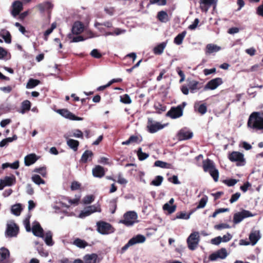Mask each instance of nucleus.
I'll return each instance as SVG.
<instances>
[{"label": "nucleus", "instance_id": "0eeeda50", "mask_svg": "<svg viewBox=\"0 0 263 263\" xmlns=\"http://www.w3.org/2000/svg\"><path fill=\"white\" fill-rule=\"evenodd\" d=\"M229 159L231 162H236L237 165H243L245 162L243 154L240 152L233 151L229 154Z\"/></svg>", "mask_w": 263, "mask_h": 263}, {"label": "nucleus", "instance_id": "a19ab883", "mask_svg": "<svg viewBox=\"0 0 263 263\" xmlns=\"http://www.w3.org/2000/svg\"><path fill=\"white\" fill-rule=\"evenodd\" d=\"M44 240L47 245L51 246L53 245L52 234L51 231H48L45 234Z\"/></svg>", "mask_w": 263, "mask_h": 263}, {"label": "nucleus", "instance_id": "9b49d317", "mask_svg": "<svg viewBox=\"0 0 263 263\" xmlns=\"http://www.w3.org/2000/svg\"><path fill=\"white\" fill-rule=\"evenodd\" d=\"M101 212V209L99 208V210L97 209V207L95 205H90L85 207L83 210L81 211L79 217L81 218H84L87 216H89L91 214L96 212Z\"/></svg>", "mask_w": 263, "mask_h": 263}, {"label": "nucleus", "instance_id": "ddd939ff", "mask_svg": "<svg viewBox=\"0 0 263 263\" xmlns=\"http://www.w3.org/2000/svg\"><path fill=\"white\" fill-rule=\"evenodd\" d=\"M193 136L192 132L186 128L181 129L177 133V137L179 141L186 140L191 139Z\"/></svg>", "mask_w": 263, "mask_h": 263}, {"label": "nucleus", "instance_id": "aec40b11", "mask_svg": "<svg viewBox=\"0 0 263 263\" xmlns=\"http://www.w3.org/2000/svg\"><path fill=\"white\" fill-rule=\"evenodd\" d=\"M215 167V163L212 160L207 158L202 161V168L204 172L209 173Z\"/></svg>", "mask_w": 263, "mask_h": 263}, {"label": "nucleus", "instance_id": "864d4df0", "mask_svg": "<svg viewBox=\"0 0 263 263\" xmlns=\"http://www.w3.org/2000/svg\"><path fill=\"white\" fill-rule=\"evenodd\" d=\"M34 172L40 174L43 177H45L46 175V167L44 166L35 168Z\"/></svg>", "mask_w": 263, "mask_h": 263}, {"label": "nucleus", "instance_id": "f704fd0d", "mask_svg": "<svg viewBox=\"0 0 263 263\" xmlns=\"http://www.w3.org/2000/svg\"><path fill=\"white\" fill-rule=\"evenodd\" d=\"M145 237L141 234L137 235L136 236L133 237L130 239L133 245L136 243H143L145 241Z\"/></svg>", "mask_w": 263, "mask_h": 263}, {"label": "nucleus", "instance_id": "603ef678", "mask_svg": "<svg viewBox=\"0 0 263 263\" xmlns=\"http://www.w3.org/2000/svg\"><path fill=\"white\" fill-rule=\"evenodd\" d=\"M155 165L156 166L161 167V168H169L171 164L169 163H167L166 162H163L162 161L157 160V161H155Z\"/></svg>", "mask_w": 263, "mask_h": 263}, {"label": "nucleus", "instance_id": "0e129e2a", "mask_svg": "<svg viewBox=\"0 0 263 263\" xmlns=\"http://www.w3.org/2000/svg\"><path fill=\"white\" fill-rule=\"evenodd\" d=\"M152 4H157L159 6H164L166 4V0H150Z\"/></svg>", "mask_w": 263, "mask_h": 263}, {"label": "nucleus", "instance_id": "e2e57ef3", "mask_svg": "<svg viewBox=\"0 0 263 263\" xmlns=\"http://www.w3.org/2000/svg\"><path fill=\"white\" fill-rule=\"evenodd\" d=\"M229 228V225L227 223H220L214 226V228L218 230H220L223 229H228Z\"/></svg>", "mask_w": 263, "mask_h": 263}, {"label": "nucleus", "instance_id": "13d9d810", "mask_svg": "<svg viewBox=\"0 0 263 263\" xmlns=\"http://www.w3.org/2000/svg\"><path fill=\"white\" fill-rule=\"evenodd\" d=\"M30 215H28V217H26L24 221V223L25 226L26 230L27 232H30L31 229L30 225Z\"/></svg>", "mask_w": 263, "mask_h": 263}, {"label": "nucleus", "instance_id": "774afa93", "mask_svg": "<svg viewBox=\"0 0 263 263\" xmlns=\"http://www.w3.org/2000/svg\"><path fill=\"white\" fill-rule=\"evenodd\" d=\"M132 246H133V245L129 239L128 242L121 248L120 253L123 254L128 249V248Z\"/></svg>", "mask_w": 263, "mask_h": 263}, {"label": "nucleus", "instance_id": "b1692460", "mask_svg": "<svg viewBox=\"0 0 263 263\" xmlns=\"http://www.w3.org/2000/svg\"><path fill=\"white\" fill-rule=\"evenodd\" d=\"M215 3V0H200V8L202 12H206L209 8Z\"/></svg>", "mask_w": 263, "mask_h": 263}, {"label": "nucleus", "instance_id": "4c0bfd02", "mask_svg": "<svg viewBox=\"0 0 263 263\" xmlns=\"http://www.w3.org/2000/svg\"><path fill=\"white\" fill-rule=\"evenodd\" d=\"M22 210L23 209L20 203L15 204L12 205L11 209L12 213L16 216H19Z\"/></svg>", "mask_w": 263, "mask_h": 263}, {"label": "nucleus", "instance_id": "2f4dec72", "mask_svg": "<svg viewBox=\"0 0 263 263\" xmlns=\"http://www.w3.org/2000/svg\"><path fill=\"white\" fill-rule=\"evenodd\" d=\"M31 105V102L28 100L23 101L21 103L20 112L23 114L30 110Z\"/></svg>", "mask_w": 263, "mask_h": 263}, {"label": "nucleus", "instance_id": "393cba45", "mask_svg": "<svg viewBox=\"0 0 263 263\" xmlns=\"http://www.w3.org/2000/svg\"><path fill=\"white\" fill-rule=\"evenodd\" d=\"M93 156V154L91 151L86 150L81 156L80 162L86 163L88 161H91Z\"/></svg>", "mask_w": 263, "mask_h": 263}, {"label": "nucleus", "instance_id": "5701e85b", "mask_svg": "<svg viewBox=\"0 0 263 263\" xmlns=\"http://www.w3.org/2000/svg\"><path fill=\"white\" fill-rule=\"evenodd\" d=\"M92 173L95 177L101 178L104 176L105 171L104 168L99 165H96L92 170Z\"/></svg>", "mask_w": 263, "mask_h": 263}, {"label": "nucleus", "instance_id": "bb28decb", "mask_svg": "<svg viewBox=\"0 0 263 263\" xmlns=\"http://www.w3.org/2000/svg\"><path fill=\"white\" fill-rule=\"evenodd\" d=\"M260 238V236L259 231L251 232L249 235V240L252 245H255Z\"/></svg>", "mask_w": 263, "mask_h": 263}, {"label": "nucleus", "instance_id": "8fccbe9b", "mask_svg": "<svg viewBox=\"0 0 263 263\" xmlns=\"http://www.w3.org/2000/svg\"><path fill=\"white\" fill-rule=\"evenodd\" d=\"M215 182L218 181L219 178L218 170L215 167L209 173Z\"/></svg>", "mask_w": 263, "mask_h": 263}, {"label": "nucleus", "instance_id": "39448f33", "mask_svg": "<svg viewBox=\"0 0 263 263\" xmlns=\"http://www.w3.org/2000/svg\"><path fill=\"white\" fill-rule=\"evenodd\" d=\"M101 259L96 253L88 254L84 256L83 260L81 259H75L73 263H100Z\"/></svg>", "mask_w": 263, "mask_h": 263}, {"label": "nucleus", "instance_id": "49530a36", "mask_svg": "<svg viewBox=\"0 0 263 263\" xmlns=\"http://www.w3.org/2000/svg\"><path fill=\"white\" fill-rule=\"evenodd\" d=\"M208 198L206 196H204L200 200L199 202L198 205L197 206L196 208L195 209V210L203 208L207 202H208Z\"/></svg>", "mask_w": 263, "mask_h": 263}, {"label": "nucleus", "instance_id": "3c124183", "mask_svg": "<svg viewBox=\"0 0 263 263\" xmlns=\"http://www.w3.org/2000/svg\"><path fill=\"white\" fill-rule=\"evenodd\" d=\"M154 108L158 114H161L166 110V107L159 103L155 104Z\"/></svg>", "mask_w": 263, "mask_h": 263}, {"label": "nucleus", "instance_id": "ea45409f", "mask_svg": "<svg viewBox=\"0 0 263 263\" xmlns=\"http://www.w3.org/2000/svg\"><path fill=\"white\" fill-rule=\"evenodd\" d=\"M41 83V81L37 79H34L32 78L30 79L26 85L27 88H33L40 84Z\"/></svg>", "mask_w": 263, "mask_h": 263}, {"label": "nucleus", "instance_id": "4468645a", "mask_svg": "<svg viewBox=\"0 0 263 263\" xmlns=\"http://www.w3.org/2000/svg\"><path fill=\"white\" fill-rule=\"evenodd\" d=\"M15 181V177L13 175L5 176L3 179H0V190H2L5 186L12 185Z\"/></svg>", "mask_w": 263, "mask_h": 263}, {"label": "nucleus", "instance_id": "1a4fd4ad", "mask_svg": "<svg viewBox=\"0 0 263 263\" xmlns=\"http://www.w3.org/2000/svg\"><path fill=\"white\" fill-rule=\"evenodd\" d=\"M223 83L221 78H216L209 81L203 88L204 90H214Z\"/></svg>", "mask_w": 263, "mask_h": 263}, {"label": "nucleus", "instance_id": "6ab92c4d", "mask_svg": "<svg viewBox=\"0 0 263 263\" xmlns=\"http://www.w3.org/2000/svg\"><path fill=\"white\" fill-rule=\"evenodd\" d=\"M188 83V87L192 93H194L195 90H199L203 87V84L195 80H187Z\"/></svg>", "mask_w": 263, "mask_h": 263}, {"label": "nucleus", "instance_id": "6e6d98bb", "mask_svg": "<svg viewBox=\"0 0 263 263\" xmlns=\"http://www.w3.org/2000/svg\"><path fill=\"white\" fill-rule=\"evenodd\" d=\"M95 199L93 195H87L83 198V202L85 204L91 203Z\"/></svg>", "mask_w": 263, "mask_h": 263}, {"label": "nucleus", "instance_id": "680f3d73", "mask_svg": "<svg viewBox=\"0 0 263 263\" xmlns=\"http://www.w3.org/2000/svg\"><path fill=\"white\" fill-rule=\"evenodd\" d=\"M81 187V184L78 181H74L71 183L70 189L72 191L78 190Z\"/></svg>", "mask_w": 263, "mask_h": 263}, {"label": "nucleus", "instance_id": "4be33fe9", "mask_svg": "<svg viewBox=\"0 0 263 263\" xmlns=\"http://www.w3.org/2000/svg\"><path fill=\"white\" fill-rule=\"evenodd\" d=\"M31 230L35 236L41 237H44V231L39 222H34L32 228Z\"/></svg>", "mask_w": 263, "mask_h": 263}, {"label": "nucleus", "instance_id": "7ed1b4c3", "mask_svg": "<svg viewBox=\"0 0 263 263\" xmlns=\"http://www.w3.org/2000/svg\"><path fill=\"white\" fill-rule=\"evenodd\" d=\"M186 105L185 102L178 105L177 107H172L166 113V116L172 119H176L181 117L183 115V109Z\"/></svg>", "mask_w": 263, "mask_h": 263}, {"label": "nucleus", "instance_id": "bf43d9fd", "mask_svg": "<svg viewBox=\"0 0 263 263\" xmlns=\"http://www.w3.org/2000/svg\"><path fill=\"white\" fill-rule=\"evenodd\" d=\"M90 55L96 59H100L102 57L101 53L96 49H94L91 51Z\"/></svg>", "mask_w": 263, "mask_h": 263}, {"label": "nucleus", "instance_id": "2eb2a0df", "mask_svg": "<svg viewBox=\"0 0 263 263\" xmlns=\"http://www.w3.org/2000/svg\"><path fill=\"white\" fill-rule=\"evenodd\" d=\"M19 232V227L15 223H13L12 224H8L6 234V235L10 237H16Z\"/></svg>", "mask_w": 263, "mask_h": 263}, {"label": "nucleus", "instance_id": "f3484780", "mask_svg": "<svg viewBox=\"0 0 263 263\" xmlns=\"http://www.w3.org/2000/svg\"><path fill=\"white\" fill-rule=\"evenodd\" d=\"M228 255L227 250L225 248H221L216 251L215 253H212L210 255L209 259L214 261L219 258L224 259Z\"/></svg>", "mask_w": 263, "mask_h": 263}, {"label": "nucleus", "instance_id": "423d86ee", "mask_svg": "<svg viewBox=\"0 0 263 263\" xmlns=\"http://www.w3.org/2000/svg\"><path fill=\"white\" fill-rule=\"evenodd\" d=\"M199 233L195 232L190 234L187 239L188 248L191 250H194L197 248L199 241Z\"/></svg>", "mask_w": 263, "mask_h": 263}, {"label": "nucleus", "instance_id": "9d476101", "mask_svg": "<svg viewBox=\"0 0 263 263\" xmlns=\"http://www.w3.org/2000/svg\"><path fill=\"white\" fill-rule=\"evenodd\" d=\"M57 112L63 117L71 120L82 121L83 120V118L75 116L67 109H58Z\"/></svg>", "mask_w": 263, "mask_h": 263}, {"label": "nucleus", "instance_id": "20e7f679", "mask_svg": "<svg viewBox=\"0 0 263 263\" xmlns=\"http://www.w3.org/2000/svg\"><path fill=\"white\" fill-rule=\"evenodd\" d=\"M137 217V214L135 212L128 211L124 214V219L120 220V223H123L127 227L132 226L135 222Z\"/></svg>", "mask_w": 263, "mask_h": 263}, {"label": "nucleus", "instance_id": "c9c22d12", "mask_svg": "<svg viewBox=\"0 0 263 263\" xmlns=\"http://www.w3.org/2000/svg\"><path fill=\"white\" fill-rule=\"evenodd\" d=\"M162 208L163 211L167 212L168 214H171L175 212L177 206L176 205H170L169 203H165Z\"/></svg>", "mask_w": 263, "mask_h": 263}, {"label": "nucleus", "instance_id": "c756f323", "mask_svg": "<svg viewBox=\"0 0 263 263\" xmlns=\"http://www.w3.org/2000/svg\"><path fill=\"white\" fill-rule=\"evenodd\" d=\"M37 160L36 156L34 154L28 155L25 158V164L29 166L35 162Z\"/></svg>", "mask_w": 263, "mask_h": 263}, {"label": "nucleus", "instance_id": "a878e982", "mask_svg": "<svg viewBox=\"0 0 263 263\" xmlns=\"http://www.w3.org/2000/svg\"><path fill=\"white\" fill-rule=\"evenodd\" d=\"M65 138L67 140V145L71 148L73 151L76 152L78 151V147L80 143L78 140H74L72 139H69L68 137L65 136Z\"/></svg>", "mask_w": 263, "mask_h": 263}, {"label": "nucleus", "instance_id": "7c9ffc66", "mask_svg": "<svg viewBox=\"0 0 263 263\" xmlns=\"http://www.w3.org/2000/svg\"><path fill=\"white\" fill-rule=\"evenodd\" d=\"M157 17L162 23H166L169 21L168 15L166 11H160L158 12Z\"/></svg>", "mask_w": 263, "mask_h": 263}, {"label": "nucleus", "instance_id": "5fc2aeb1", "mask_svg": "<svg viewBox=\"0 0 263 263\" xmlns=\"http://www.w3.org/2000/svg\"><path fill=\"white\" fill-rule=\"evenodd\" d=\"M70 137H74L76 138H83V134L80 129H75L72 135H70Z\"/></svg>", "mask_w": 263, "mask_h": 263}, {"label": "nucleus", "instance_id": "338daca9", "mask_svg": "<svg viewBox=\"0 0 263 263\" xmlns=\"http://www.w3.org/2000/svg\"><path fill=\"white\" fill-rule=\"evenodd\" d=\"M176 70H177V71L178 72V75L180 77V79L179 80V82L180 83H182L185 80V74H184L183 71H182L181 70H180L179 67L177 68Z\"/></svg>", "mask_w": 263, "mask_h": 263}, {"label": "nucleus", "instance_id": "412c9836", "mask_svg": "<svg viewBox=\"0 0 263 263\" xmlns=\"http://www.w3.org/2000/svg\"><path fill=\"white\" fill-rule=\"evenodd\" d=\"M84 26L83 24L80 21H76L74 23L72 27V33L73 34L78 35L83 32Z\"/></svg>", "mask_w": 263, "mask_h": 263}, {"label": "nucleus", "instance_id": "09e8293b", "mask_svg": "<svg viewBox=\"0 0 263 263\" xmlns=\"http://www.w3.org/2000/svg\"><path fill=\"white\" fill-rule=\"evenodd\" d=\"M120 101L125 104H129L132 103V100L129 96L127 94H124L120 96Z\"/></svg>", "mask_w": 263, "mask_h": 263}, {"label": "nucleus", "instance_id": "37998d69", "mask_svg": "<svg viewBox=\"0 0 263 263\" xmlns=\"http://www.w3.org/2000/svg\"><path fill=\"white\" fill-rule=\"evenodd\" d=\"M194 211L191 212L189 214H186L183 212H180L176 214V218L174 219H188L190 218V215L193 213Z\"/></svg>", "mask_w": 263, "mask_h": 263}, {"label": "nucleus", "instance_id": "a18cd8bd", "mask_svg": "<svg viewBox=\"0 0 263 263\" xmlns=\"http://www.w3.org/2000/svg\"><path fill=\"white\" fill-rule=\"evenodd\" d=\"M32 180L36 184H44L45 183V181L41 178L39 175H34L32 176Z\"/></svg>", "mask_w": 263, "mask_h": 263}, {"label": "nucleus", "instance_id": "f03ea898", "mask_svg": "<svg viewBox=\"0 0 263 263\" xmlns=\"http://www.w3.org/2000/svg\"><path fill=\"white\" fill-rule=\"evenodd\" d=\"M98 232L103 235H106L114 232V228L108 222L99 221L97 223Z\"/></svg>", "mask_w": 263, "mask_h": 263}, {"label": "nucleus", "instance_id": "c85d7f7f", "mask_svg": "<svg viewBox=\"0 0 263 263\" xmlns=\"http://www.w3.org/2000/svg\"><path fill=\"white\" fill-rule=\"evenodd\" d=\"M37 8L41 12H43L45 10L51 9L53 8V5L49 2H46L41 4H39L37 6Z\"/></svg>", "mask_w": 263, "mask_h": 263}, {"label": "nucleus", "instance_id": "c03bdc74", "mask_svg": "<svg viewBox=\"0 0 263 263\" xmlns=\"http://www.w3.org/2000/svg\"><path fill=\"white\" fill-rule=\"evenodd\" d=\"M163 178L161 176H157L155 179L151 182V184L154 186H159L161 184Z\"/></svg>", "mask_w": 263, "mask_h": 263}, {"label": "nucleus", "instance_id": "72a5a7b5", "mask_svg": "<svg viewBox=\"0 0 263 263\" xmlns=\"http://www.w3.org/2000/svg\"><path fill=\"white\" fill-rule=\"evenodd\" d=\"M166 46V43L162 42L156 47H155L153 49V52L155 54L160 55L162 54L163 52L164 49H165Z\"/></svg>", "mask_w": 263, "mask_h": 263}, {"label": "nucleus", "instance_id": "e433bc0d", "mask_svg": "<svg viewBox=\"0 0 263 263\" xmlns=\"http://www.w3.org/2000/svg\"><path fill=\"white\" fill-rule=\"evenodd\" d=\"M186 34V31H183L181 33L178 34L174 39V42L179 45L182 43L183 40Z\"/></svg>", "mask_w": 263, "mask_h": 263}, {"label": "nucleus", "instance_id": "f8f14e48", "mask_svg": "<svg viewBox=\"0 0 263 263\" xmlns=\"http://www.w3.org/2000/svg\"><path fill=\"white\" fill-rule=\"evenodd\" d=\"M23 9L22 2L20 1H15L12 4L11 14L13 17H16L20 14Z\"/></svg>", "mask_w": 263, "mask_h": 263}, {"label": "nucleus", "instance_id": "052dcab7", "mask_svg": "<svg viewBox=\"0 0 263 263\" xmlns=\"http://www.w3.org/2000/svg\"><path fill=\"white\" fill-rule=\"evenodd\" d=\"M240 195H241L240 193L239 192H237V193L233 194L229 200L230 202L231 203H233L236 202V201H237L238 199H239V198L240 197Z\"/></svg>", "mask_w": 263, "mask_h": 263}, {"label": "nucleus", "instance_id": "dca6fc26", "mask_svg": "<svg viewBox=\"0 0 263 263\" xmlns=\"http://www.w3.org/2000/svg\"><path fill=\"white\" fill-rule=\"evenodd\" d=\"M164 125L159 122L153 123V120L151 118L148 119V125L147 128L150 133H155L160 129H162Z\"/></svg>", "mask_w": 263, "mask_h": 263}, {"label": "nucleus", "instance_id": "cd10ccee", "mask_svg": "<svg viewBox=\"0 0 263 263\" xmlns=\"http://www.w3.org/2000/svg\"><path fill=\"white\" fill-rule=\"evenodd\" d=\"M194 109L201 115H204L207 111V106L205 104H200V102H198L194 104Z\"/></svg>", "mask_w": 263, "mask_h": 263}, {"label": "nucleus", "instance_id": "69168bd1", "mask_svg": "<svg viewBox=\"0 0 263 263\" xmlns=\"http://www.w3.org/2000/svg\"><path fill=\"white\" fill-rule=\"evenodd\" d=\"M129 139V140L130 141L131 143H140L141 142V141H142L141 139H139L138 136H135V135H132L131 136H130Z\"/></svg>", "mask_w": 263, "mask_h": 263}, {"label": "nucleus", "instance_id": "79ce46f5", "mask_svg": "<svg viewBox=\"0 0 263 263\" xmlns=\"http://www.w3.org/2000/svg\"><path fill=\"white\" fill-rule=\"evenodd\" d=\"M137 155L140 161L144 160L149 157L148 154L143 152L141 147L138 148L137 152Z\"/></svg>", "mask_w": 263, "mask_h": 263}, {"label": "nucleus", "instance_id": "a211bd4d", "mask_svg": "<svg viewBox=\"0 0 263 263\" xmlns=\"http://www.w3.org/2000/svg\"><path fill=\"white\" fill-rule=\"evenodd\" d=\"M10 253L8 249L5 247L0 248V263H10L9 261Z\"/></svg>", "mask_w": 263, "mask_h": 263}, {"label": "nucleus", "instance_id": "473e14b6", "mask_svg": "<svg viewBox=\"0 0 263 263\" xmlns=\"http://www.w3.org/2000/svg\"><path fill=\"white\" fill-rule=\"evenodd\" d=\"M220 50V47L212 44H209L206 46V54H211L216 52Z\"/></svg>", "mask_w": 263, "mask_h": 263}, {"label": "nucleus", "instance_id": "4d7b16f0", "mask_svg": "<svg viewBox=\"0 0 263 263\" xmlns=\"http://www.w3.org/2000/svg\"><path fill=\"white\" fill-rule=\"evenodd\" d=\"M223 182L228 186H232L234 185L237 182V180L235 179H230L224 180Z\"/></svg>", "mask_w": 263, "mask_h": 263}, {"label": "nucleus", "instance_id": "6e6552de", "mask_svg": "<svg viewBox=\"0 0 263 263\" xmlns=\"http://www.w3.org/2000/svg\"><path fill=\"white\" fill-rule=\"evenodd\" d=\"M254 215L251 212L246 210H242L241 212L236 213L233 216V222L235 224L240 223L243 219L250 217H253Z\"/></svg>", "mask_w": 263, "mask_h": 263}, {"label": "nucleus", "instance_id": "58836bf2", "mask_svg": "<svg viewBox=\"0 0 263 263\" xmlns=\"http://www.w3.org/2000/svg\"><path fill=\"white\" fill-rule=\"evenodd\" d=\"M73 244L80 248H85L88 245L86 241L79 238L74 239Z\"/></svg>", "mask_w": 263, "mask_h": 263}, {"label": "nucleus", "instance_id": "f257e3e1", "mask_svg": "<svg viewBox=\"0 0 263 263\" xmlns=\"http://www.w3.org/2000/svg\"><path fill=\"white\" fill-rule=\"evenodd\" d=\"M248 126L253 129H263V117L258 112H253L249 117Z\"/></svg>", "mask_w": 263, "mask_h": 263}, {"label": "nucleus", "instance_id": "de8ad7c7", "mask_svg": "<svg viewBox=\"0 0 263 263\" xmlns=\"http://www.w3.org/2000/svg\"><path fill=\"white\" fill-rule=\"evenodd\" d=\"M1 36L5 40L6 43L9 44L11 42V35L8 31H6L5 32H3L1 34Z\"/></svg>", "mask_w": 263, "mask_h": 263}]
</instances>
